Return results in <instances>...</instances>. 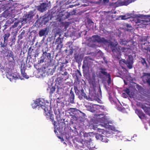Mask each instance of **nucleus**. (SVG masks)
<instances>
[{
  "mask_svg": "<svg viewBox=\"0 0 150 150\" xmlns=\"http://www.w3.org/2000/svg\"><path fill=\"white\" fill-rule=\"evenodd\" d=\"M109 119V117L106 116H103L102 114L96 115L94 117V119H92L93 123H91L89 127L99 132H102V137L100 140L103 142H108V140L106 137L110 136L109 134L110 133V131H105L103 129H101V127H105L114 132L117 134L115 135L116 138L117 140H122L123 137L120 134V132L116 130L115 128L112 125V122Z\"/></svg>",
  "mask_w": 150,
  "mask_h": 150,
  "instance_id": "f257e3e1",
  "label": "nucleus"
},
{
  "mask_svg": "<svg viewBox=\"0 0 150 150\" xmlns=\"http://www.w3.org/2000/svg\"><path fill=\"white\" fill-rule=\"evenodd\" d=\"M89 40L90 41L89 46L92 47H95L94 45L96 42H103L105 44H108V47H110L112 50L113 55L115 58L118 59L120 58L121 52H125L127 50V49L123 47L122 48L120 46H118L117 48V42H111L109 43L104 38H101L98 35H93L89 38Z\"/></svg>",
  "mask_w": 150,
  "mask_h": 150,
  "instance_id": "f03ea898",
  "label": "nucleus"
},
{
  "mask_svg": "<svg viewBox=\"0 0 150 150\" xmlns=\"http://www.w3.org/2000/svg\"><path fill=\"white\" fill-rule=\"evenodd\" d=\"M13 1L10 0L9 1H3L2 2L0 0V5L3 3V4L1 6V9L6 10L2 14V16L0 17V20H1L2 16L5 17H14V16L20 12L21 8L19 6L17 3L13 4Z\"/></svg>",
  "mask_w": 150,
  "mask_h": 150,
  "instance_id": "7ed1b4c3",
  "label": "nucleus"
},
{
  "mask_svg": "<svg viewBox=\"0 0 150 150\" xmlns=\"http://www.w3.org/2000/svg\"><path fill=\"white\" fill-rule=\"evenodd\" d=\"M32 106L33 109L40 110L42 109L44 111V114L46 117H49L50 120H53V117L51 114V108L48 101L45 100L44 99L38 98L34 101Z\"/></svg>",
  "mask_w": 150,
  "mask_h": 150,
  "instance_id": "20e7f679",
  "label": "nucleus"
},
{
  "mask_svg": "<svg viewBox=\"0 0 150 150\" xmlns=\"http://www.w3.org/2000/svg\"><path fill=\"white\" fill-rule=\"evenodd\" d=\"M97 89H98V91L101 94V91L99 86H94L93 88L91 87L89 89V94L88 96L86 95V94L84 92L83 89L80 90V95L82 96L84 98L88 100L92 101L93 100H97L98 95L96 93V91ZM100 101V100L98 99Z\"/></svg>",
  "mask_w": 150,
  "mask_h": 150,
  "instance_id": "39448f33",
  "label": "nucleus"
},
{
  "mask_svg": "<svg viewBox=\"0 0 150 150\" xmlns=\"http://www.w3.org/2000/svg\"><path fill=\"white\" fill-rule=\"evenodd\" d=\"M84 105L87 108V109L92 112H94L98 108L99 109H102L104 110H106V108L103 106H100L98 105H93L90 103H85Z\"/></svg>",
  "mask_w": 150,
  "mask_h": 150,
  "instance_id": "423d86ee",
  "label": "nucleus"
},
{
  "mask_svg": "<svg viewBox=\"0 0 150 150\" xmlns=\"http://www.w3.org/2000/svg\"><path fill=\"white\" fill-rule=\"evenodd\" d=\"M133 59L132 55L128 56V58L126 61L125 59H122L119 61V64L121 65V64L123 63L126 64L128 67L131 69L132 68V65L133 63Z\"/></svg>",
  "mask_w": 150,
  "mask_h": 150,
  "instance_id": "0eeeda50",
  "label": "nucleus"
},
{
  "mask_svg": "<svg viewBox=\"0 0 150 150\" xmlns=\"http://www.w3.org/2000/svg\"><path fill=\"white\" fill-rule=\"evenodd\" d=\"M69 111L73 115H77V114L79 112L80 113L79 115V116L80 117L82 116L83 120L85 118L86 115L83 113L78 110L76 108H71L69 109Z\"/></svg>",
  "mask_w": 150,
  "mask_h": 150,
  "instance_id": "6e6552de",
  "label": "nucleus"
},
{
  "mask_svg": "<svg viewBox=\"0 0 150 150\" xmlns=\"http://www.w3.org/2000/svg\"><path fill=\"white\" fill-rule=\"evenodd\" d=\"M6 59L9 62H12L14 60V54L11 51H8L5 52L4 54Z\"/></svg>",
  "mask_w": 150,
  "mask_h": 150,
  "instance_id": "1a4fd4ad",
  "label": "nucleus"
},
{
  "mask_svg": "<svg viewBox=\"0 0 150 150\" xmlns=\"http://www.w3.org/2000/svg\"><path fill=\"white\" fill-rule=\"evenodd\" d=\"M150 73H144L142 76L143 81L146 83L150 86Z\"/></svg>",
  "mask_w": 150,
  "mask_h": 150,
  "instance_id": "9d476101",
  "label": "nucleus"
},
{
  "mask_svg": "<svg viewBox=\"0 0 150 150\" xmlns=\"http://www.w3.org/2000/svg\"><path fill=\"white\" fill-rule=\"evenodd\" d=\"M69 13L67 12H60L58 15V18H59V19L67 18L69 16Z\"/></svg>",
  "mask_w": 150,
  "mask_h": 150,
  "instance_id": "9b49d317",
  "label": "nucleus"
},
{
  "mask_svg": "<svg viewBox=\"0 0 150 150\" xmlns=\"http://www.w3.org/2000/svg\"><path fill=\"white\" fill-rule=\"evenodd\" d=\"M6 76L7 78L11 81H13V79L16 80L18 79L17 75L13 73L11 74V73L9 72L8 73H7L6 74Z\"/></svg>",
  "mask_w": 150,
  "mask_h": 150,
  "instance_id": "f8f14e48",
  "label": "nucleus"
},
{
  "mask_svg": "<svg viewBox=\"0 0 150 150\" xmlns=\"http://www.w3.org/2000/svg\"><path fill=\"white\" fill-rule=\"evenodd\" d=\"M48 4V3H46L41 4L38 7V10L42 12L46 10L47 9V7Z\"/></svg>",
  "mask_w": 150,
  "mask_h": 150,
  "instance_id": "ddd939ff",
  "label": "nucleus"
},
{
  "mask_svg": "<svg viewBox=\"0 0 150 150\" xmlns=\"http://www.w3.org/2000/svg\"><path fill=\"white\" fill-rule=\"evenodd\" d=\"M86 145L90 150H94L98 148L97 147H96L95 146L93 145V143L91 141L86 142Z\"/></svg>",
  "mask_w": 150,
  "mask_h": 150,
  "instance_id": "4468645a",
  "label": "nucleus"
},
{
  "mask_svg": "<svg viewBox=\"0 0 150 150\" xmlns=\"http://www.w3.org/2000/svg\"><path fill=\"white\" fill-rule=\"evenodd\" d=\"M48 29L47 28H45L40 31L39 33V35L40 37L45 36L48 34Z\"/></svg>",
  "mask_w": 150,
  "mask_h": 150,
  "instance_id": "2eb2a0df",
  "label": "nucleus"
},
{
  "mask_svg": "<svg viewBox=\"0 0 150 150\" xmlns=\"http://www.w3.org/2000/svg\"><path fill=\"white\" fill-rule=\"evenodd\" d=\"M15 18H14L13 19L11 18H10L9 19H8L6 22V23L4 25H3L2 26L3 27H4V29H3V31L6 29L8 26H9L14 21H15L14 20H15Z\"/></svg>",
  "mask_w": 150,
  "mask_h": 150,
  "instance_id": "dca6fc26",
  "label": "nucleus"
},
{
  "mask_svg": "<svg viewBox=\"0 0 150 150\" xmlns=\"http://www.w3.org/2000/svg\"><path fill=\"white\" fill-rule=\"evenodd\" d=\"M135 112L141 119H143V120L146 119L145 117V115L141 110L138 109H136L135 111Z\"/></svg>",
  "mask_w": 150,
  "mask_h": 150,
  "instance_id": "f3484780",
  "label": "nucleus"
},
{
  "mask_svg": "<svg viewBox=\"0 0 150 150\" xmlns=\"http://www.w3.org/2000/svg\"><path fill=\"white\" fill-rule=\"evenodd\" d=\"M116 108L119 111H120L123 112H125V108H123L121 104L119 102L116 103Z\"/></svg>",
  "mask_w": 150,
  "mask_h": 150,
  "instance_id": "a211bd4d",
  "label": "nucleus"
},
{
  "mask_svg": "<svg viewBox=\"0 0 150 150\" xmlns=\"http://www.w3.org/2000/svg\"><path fill=\"white\" fill-rule=\"evenodd\" d=\"M124 92L122 93V96L124 98H127L128 96L129 95L130 91L127 88L124 91Z\"/></svg>",
  "mask_w": 150,
  "mask_h": 150,
  "instance_id": "6ab92c4d",
  "label": "nucleus"
},
{
  "mask_svg": "<svg viewBox=\"0 0 150 150\" xmlns=\"http://www.w3.org/2000/svg\"><path fill=\"white\" fill-rule=\"evenodd\" d=\"M62 41L61 39L59 38H58L57 39L56 41V44H58L57 46V48L59 47L61 49L62 47Z\"/></svg>",
  "mask_w": 150,
  "mask_h": 150,
  "instance_id": "aec40b11",
  "label": "nucleus"
},
{
  "mask_svg": "<svg viewBox=\"0 0 150 150\" xmlns=\"http://www.w3.org/2000/svg\"><path fill=\"white\" fill-rule=\"evenodd\" d=\"M70 102L71 103H74V94L73 91L71 90L70 92Z\"/></svg>",
  "mask_w": 150,
  "mask_h": 150,
  "instance_id": "412c9836",
  "label": "nucleus"
},
{
  "mask_svg": "<svg viewBox=\"0 0 150 150\" xmlns=\"http://www.w3.org/2000/svg\"><path fill=\"white\" fill-rule=\"evenodd\" d=\"M55 87L53 86L51 87H48L47 89V91L49 93L51 96L55 91Z\"/></svg>",
  "mask_w": 150,
  "mask_h": 150,
  "instance_id": "4be33fe9",
  "label": "nucleus"
},
{
  "mask_svg": "<svg viewBox=\"0 0 150 150\" xmlns=\"http://www.w3.org/2000/svg\"><path fill=\"white\" fill-rule=\"evenodd\" d=\"M34 15L35 14L32 11H30L28 14L26 16V17H27L26 18V20H28V21L31 19Z\"/></svg>",
  "mask_w": 150,
  "mask_h": 150,
  "instance_id": "5701e85b",
  "label": "nucleus"
},
{
  "mask_svg": "<svg viewBox=\"0 0 150 150\" xmlns=\"http://www.w3.org/2000/svg\"><path fill=\"white\" fill-rule=\"evenodd\" d=\"M100 72L106 76H107L109 74L106 71V69L105 68H100Z\"/></svg>",
  "mask_w": 150,
  "mask_h": 150,
  "instance_id": "b1692460",
  "label": "nucleus"
},
{
  "mask_svg": "<svg viewBox=\"0 0 150 150\" xmlns=\"http://www.w3.org/2000/svg\"><path fill=\"white\" fill-rule=\"evenodd\" d=\"M71 121L73 123L74 122L78 120V117L76 115H71Z\"/></svg>",
  "mask_w": 150,
  "mask_h": 150,
  "instance_id": "393cba45",
  "label": "nucleus"
},
{
  "mask_svg": "<svg viewBox=\"0 0 150 150\" xmlns=\"http://www.w3.org/2000/svg\"><path fill=\"white\" fill-rule=\"evenodd\" d=\"M84 137L85 139V140L86 142L88 141V139H90V133H85L83 134Z\"/></svg>",
  "mask_w": 150,
  "mask_h": 150,
  "instance_id": "a878e982",
  "label": "nucleus"
},
{
  "mask_svg": "<svg viewBox=\"0 0 150 150\" xmlns=\"http://www.w3.org/2000/svg\"><path fill=\"white\" fill-rule=\"evenodd\" d=\"M10 35V34L9 33H7L4 35L3 36V38H4V42H7V40Z\"/></svg>",
  "mask_w": 150,
  "mask_h": 150,
  "instance_id": "bb28decb",
  "label": "nucleus"
},
{
  "mask_svg": "<svg viewBox=\"0 0 150 150\" xmlns=\"http://www.w3.org/2000/svg\"><path fill=\"white\" fill-rule=\"evenodd\" d=\"M56 123V122H54L53 123V125L54 126V132L56 134H58L57 131H58L59 132L60 131V130H59V127H57V125H55Z\"/></svg>",
  "mask_w": 150,
  "mask_h": 150,
  "instance_id": "cd10ccee",
  "label": "nucleus"
},
{
  "mask_svg": "<svg viewBox=\"0 0 150 150\" xmlns=\"http://www.w3.org/2000/svg\"><path fill=\"white\" fill-rule=\"evenodd\" d=\"M74 89L75 90V91L76 94L79 95V97L80 99H81L82 98V97L80 95V90L79 91L78 90V88L76 87H74Z\"/></svg>",
  "mask_w": 150,
  "mask_h": 150,
  "instance_id": "c85d7f7f",
  "label": "nucleus"
},
{
  "mask_svg": "<svg viewBox=\"0 0 150 150\" xmlns=\"http://www.w3.org/2000/svg\"><path fill=\"white\" fill-rule=\"evenodd\" d=\"M18 33V30L16 28H13L12 31L11 32V34L13 37H16Z\"/></svg>",
  "mask_w": 150,
  "mask_h": 150,
  "instance_id": "c756f323",
  "label": "nucleus"
},
{
  "mask_svg": "<svg viewBox=\"0 0 150 150\" xmlns=\"http://www.w3.org/2000/svg\"><path fill=\"white\" fill-rule=\"evenodd\" d=\"M59 99V98L57 100V101L58 103H60L61 102V106L62 107H63L64 106V100L63 99V98H61L60 100V99Z\"/></svg>",
  "mask_w": 150,
  "mask_h": 150,
  "instance_id": "7c9ffc66",
  "label": "nucleus"
},
{
  "mask_svg": "<svg viewBox=\"0 0 150 150\" xmlns=\"http://www.w3.org/2000/svg\"><path fill=\"white\" fill-rule=\"evenodd\" d=\"M130 3H131V2L129 1V0L124 1L122 2L121 4L120 5H127Z\"/></svg>",
  "mask_w": 150,
  "mask_h": 150,
  "instance_id": "2f4dec72",
  "label": "nucleus"
},
{
  "mask_svg": "<svg viewBox=\"0 0 150 150\" xmlns=\"http://www.w3.org/2000/svg\"><path fill=\"white\" fill-rule=\"evenodd\" d=\"M88 66L87 64V61L86 60H84L83 62V64L82 66L83 68H84L88 67Z\"/></svg>",
  "mask_w": 150,
  "mask_h": 150,
  "instance_id": "473e14b6",
  "label": "nucleus"
},
{
  "mask_svg": "<svg viewBox=\"0 0 150 150\" xmlns=\"http://www.w3.org/2000/svg\"><path fill=\"white\" fill-rule=\"evenodd\" d=\"M21 73L22 76L25 78L27 79L29 78L28 76L26 75L24 70H21Z\"/></svg>",
  "mask_w": 150,
  "mask_h": 150,
  "instance_id": "72a5a7b5",
  "label": "nucleus"
},
{
  "mask_svg": "<svg viewBox=\"0 0 150 150\" xmlns=\"http://www.w3.org/2000/svg\"><path fill=\"white\" fill-rule=\"evenodd\" d=\"M102 135L103 134H97L96 135L95 137L97 139H99L100 140L102 137Z\"/></svg>",
  "mask_w": 150,
  "mask_h": 150,
  "instance_id": "f704fd0d",
  "label": "nucleus"
},
{
  "mask_svg": "<svg viewBox=\"0 0 150 150\" xmlns=\"http://www.w3.org/2000/svg\"><path fill=\"white\" fill-rule=\"evenodd\" d=\"M121 17V19L122 20H125L127 19H128L130 16H127L126 15H125L124 16H120Z\"/></svg>",
  "mask_w": 150,
  "mask_h": 150,
  "instance_id": "c9c22d12",
  "label": "nucleus"
},
{
  "mask_svg": "<svg viewBox=\"0 0 150 150\" xmlns=\"http://www.w3.org/2000/svg\"><path fill=\"white\" fill-rule=\"evenodd\" d=\"M142 60H141V62L142 64L144 66H147V64L146 62V61L145 59L143 58H142Z\"/></svg>",
  "mask_w": 150,
  "mask_h": 150,
  "instance_id": "e433bc0d",
  "label": "nucleus"
},
{
  "mask_svg": "<svg viewBox=\"0 0 150 150\" xmlns=\"http://www.w3.org/2000/svg\"><path fill=\"white\" fill-rule=\"evenodd\" d=\"M120 44L122 45H125L126 44L127 42L125 40H122L120 41Z\"/></svg>",
  "mask_w": 150,
  "mask_h": 150,
  "instance_id": "4c0bfd02",
  "label": "nucleus"
},
{
  "mask_svg": "<svg viewBox=\"0 0 150 150\" xmlns=\"http://www.w3.org/2000/svg\"><path fill=\"white\" fill-rule=\"evenodd\" d=\"M106 76L108 78V79L107 81V82L108 84H109L110 83L111 81V79L110 76V74Z\"/></svg>",
  "mask_w": 150,
  "mask_h": 150,
  "instance_id": "58836bf2",
  "label": "nucleus"
},
{
  "mask_svg": "<svg viewBox=\"0 0 150 150\" xmlns=\"http://www.w3.org/2000/svg\"><path fill=\"white\" fill-rule=\"evenodd\" d=\"M109 98L110 100V101L112 103H113L114 102L113 100V98H112V97L111 96L110 94H109Z\"/></svg>",
  "mask_w": 150,
  "mask_h": 150,
  "instance_id": "ea45409f",
  "label": "nucleus"
},
{
  "mask_svg": "<svg viewBox=\"0 0 150 150\" xmlns=\"http://www.w3.org/2000/svg\"><path fill=\"white\" fill-rule=\"evenodd\" d=\"M18 23V22H15L12 27L10 28V29H11L12 28H15V27H16L17 26Z\"/></svg>",
  "mask_w": 150,
  "mask_h": 150,
  "instance_id": "a19ab883",
  "label": "nucleus"
},
{
  "mask_svg": "<svg viewBox=\"0 0 150 150\" xmlns=\"http://www.w3.org/2000/svg\"><path fill=\"white\" fill-rule=\"evenodd\" d=\"M147 61L149 63H150V54H148L147 56Z\"/></svg>",
  "mask_w": 150,
  "mask_h": 150,
  "instance_id": "79ce46f5",
  "label": "nucleus"
},
{
  "mask_svg": "<svg viewBox=\"0 0 150 150\" xmlns=\"http://www.w3.org/2000/svg\"><path fill=\"white\" fill-rule=\"evenodd\" d=\"M65 136L67 139H68L69 138V133H66L65 134Z\"/></svg>",
  "mask_w": 150,
  "mask_h": 150,
  "instance_id": "37998d69",
  "label": "nucleus"
},
{
  "mask_svg": "<svg viewBox=\"0 0 150 150\" xmlns=\"http://www.w3.org/2000/svg\"><path fill=\"white\" fill-rule=\"evenodd\" d=\"M126 74H127V76H125V78H126V79H127L128 80H130L131 79L130 78V76L129 75H128L127 73H126Z\"/></svg>",
  "mask_w": 150,
  "mask_h": 150,
  "instance_id": "c03bdc74",
  "label": "nucleus"
},
{
  "mask_svg": "<svg viewBox=\"0 0 150 150\" xmlns=\"http://www.w3.org/2000/svg\"><path fill=\"white\" fill-rule=\"evenodd\" d=\"M147 40V38L145 37H143L142 38L141 40L142 41H145Z\"/></svg>",
  "mask_w": 150,
  "mask_h": 150,
  "instance_id": "a18cd8bd",
  "label": "nucleus"
},
{
  "mask_svg": "<svg viewBox=\"0 0 150 150\" xmlns=\"http://www.w3.org/2000/svg\"><path fill=\"white\" fill-rule=\"evenodd\" d=\"M79 5V4H75L74 5H70L69 6H70V8H72L74 6H78Z\"/></svg>",
  "mask_w": 150,
  "mask_h": 150,
  "instance_id": "49530a36",
  "label": "nucleus"
},
{
  "mask_svg": "<svg viewBox=\"0 0 150 150\" xmlns=\"http://www.w3.org/2000/svg\"><path fill=\"white\" fill-rule=\"evenodd\" d=\"M18 37L19 39H21L23 38V35L20 34Z\"/></svg>",
  "mask_w": 150,
  "mask_h": 150,
  "instance_id": "de8ad7c7",
  "label": "nucleus"
},
{
  "mask_svg": "<svg viewBox=\"0 0 150 150\" xmlns=\"http://www.w3.org/2000/svg\"><path fill=\"white\" fill-rule=\"evenodd\" d=\"M56 118L57 119L58 121L59 120V119H60V116L59 115H58L56 116Z\"/></svg>",
  "mask_w": 150,
  "mask_h": 150,
  "instance_id": "09e8293b",
  "label": "nucleus"
},
{
  "mask_svg": "<svg viewBox=\"0 0 150 150\" xmlns=\"http://www.w3.org/2000/svg\"><path fill=\"white\" fill-rule=\"evenodd\" d=\"M72 1V0H69V1L67 2V3L66 4H70V3H71Z\"/></svg>",
  "mask_w": 150,
  "mask_h": 150,
  "instance_id": "8fccbe9b",
  "label": "nucleus"
},
{
  "mask_svg": "<svg viewBox=\"0 0 150 150\" xmlns=\"http://www.w3.org/2000/svg\"><path fill=\"white\" fill-rule=\"evenodd\" d=\"M67 72L66 71H65L64 74H62V75L63 76H66L67 75Z\"/></svg>",
  "mask_w": 150,
  "mask_h": 150,
  "instance_id": "3c124183",
  "label": "nucleus"
},
{
  "mask_svg": "<svg viewBox=\"0 0 150 150\" xmlns=\"http://www.w3.org/2000/svg\"><path fill=\"white\" fill-rule=\"evenodd\" d=\"M59 137V139H61V141L62 142H63L64 141V139L62 138V137Z\"/></svg>",
  "mask_w": 150,
  "mask_h": 150,
  "instance_id": "603ef678",
  "label": "nucleus"
},
{
  "mask_svg": "<svg viewBox=\"0 0 150 150\" xmlns=\"http://www.w3.org/2000/svg\"><path fill=\"white\" fill-rule=\"evenodd\" d=\"M25 33V31L24 30H23L20 34L21 35H23Z\"/></svg>",
  "mask_w": 150,
  "mask_h": 150,
  "instance_id": "864d4df0",
  "label": "nucleus"
},
{
  "mask_svg": "<svg viewBox=\"0 0 150 150\" xmlns=\"http://www.w3.org/2000/svg\"><path fill=\"white\" fill-rule=\"evenodd\" d=\"M78 73L80 75V76L81 75V74L80 71H79L78 70Z\"/></svg>",
  "mask_w": 150,
  "mask_h": 150,
  "instance_id": "5fc2aeb1",
  "label": "nucleus"
},
{
  "mask_svg": "<svg viewBox=\"0 0 150 150\" xmlns=\"http://www.w3.org/2000/svg\"><path fill=\"white\" fill-rule=\"evenodd\" d=\"M47 56L48 57H50V54H47Z\"/></svg>",
  "mask_w": 150,
  "mask_h": 150,
  "instance_id": "6e6d98bb",
  "label": "nucleus"
},
{
  "mask_svg": "<svg viewBox=\"0 0 150 150\" xmlns=\"http://www.w3.org/2000/svg\"><path fill=\"white\" fill-rule=\"evenodd\" d=\"M148 52H150V48H149L148 50Z\"/></svg>",
  "mask_w": 150,
  "mask_h": 150,
  "instance_id": "4d7b16f0",
  "label": "nucleus"
},
{
  "mask_svg": "<svg viewBox=\"0 0 150 150\" xmlns=\"http://www.w3.org/2000/svg\"><path fill=\"white\" fill-rule=\"evenodd\" d=\"M137 136V135H136V134H134V136H133V137H136Z\"/></svg>",
  "mask_w": 150,
  "mask_h": 150,
  "instance_id": "13d9d810",
  "label": "nucleus"
},
{
  "mask_svg": "<svg viewBox=\"0 0 150 150\" xmlns=\"http://www.w3.org/2000/svg\"><path fill=\"white\" fill-rule=\"evenodd\" d=\"M103 1H104V2H106V1H108V0H103Z\"/></svg>",
  "mask_w": 150,
  "mask_h": 150,
  "instance_id": "bf43d9fd",
  "label": "nucleus"
},
{
  "mask_svg": "<svg viewBox=\"0 0 150 150\" xmlns=\"http://www.w3.org/2000/svg\"><path fill=\"white\" fill-rule=\"evenodd\" d=\"M139 88L140 89H141L142 88L141 87H140V86H139Z\"/></svg>",
  "mask_w": 150,
  "mask_h": 150,
  "instance_id": "052dcab7",
  "label": "nucleus"
},
{
  "mask_svg": "<svg viewBox=\"0 0 150 150\" xmlns=\"http://www.w3.org/2000/svg\"><path fill=\"white\" fill-rule=\"evenodd\" d=\"M149 124V126H150V122H149V123H148Z\"/></svg>",
  "mask_w": 150,
  "mask_h": 150,
  "instance_id": "680f3d73",
  "label": "nucleus"
},
{
  "mask_svg": "<svg viewBox=\"0 0 150 150\" xmlns=\"http://www.w3.org/2000/svg\"><path fill=\"white\" fill-rule=\"evenodd\" d=\"M111 132H112V133H114L113 132H112V131H111Z\"/></svg>",
  "mask_w": 150,
  "mask_h": 150,
  "instance_id": "e2e57ef3",
  "label": "nucleus"
},
{
  "mask_svg": "<svg viewBox=\"0 0 150 150\" xmlns=\"http://www.w3.org/2000/svg\"><path fill=\"white\" fill-rule=\"evenodd\" d=\"M64 144H66V143H65V142H64Z\"/></svg>",
  "mask_w": 150,
  "mask_h": 150,
  "instance_id": "0e129e2a",
  "label": "nucleus"
},
{
  "mask_svg": "<svg viewBox=\"0 0 150 150\" xmlns=\"http://www.w3.org/2000/svg\"><path fill=\"white\" fill-rule=\"evenodd\" d=\"M127 141H130V140H127Z\"/></svg>",
  "mask_w": 150,
  "mask_h": 150,
  "instance_id": "69168bd1",
  "label": "nucleus"
},
{
  "mask_svg": "<svg viewBox=\"0 0 150 150\" xmlns=\"http://www.w3.org/2000/svg\"><path fill=\"white\" fill-rule=\"evenodd\" d=\"M120 150H122V149H120Z\"/></svg>",
  "mask_w": 150,
  "mask_h": 150,
  "instance_id": "338daca9",
  "label": "nucleus"
}]
</instances>
